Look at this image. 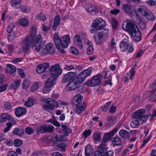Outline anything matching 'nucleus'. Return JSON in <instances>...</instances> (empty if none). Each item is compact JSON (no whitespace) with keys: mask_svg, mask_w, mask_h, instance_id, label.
<instances>
[{"mask_svg":"<svg viewBox=\"0 0 156 156\" xmlns=\"http://www.w3.org/2000/svg\"><path fill=\"white\" fill-rule=\"evenodd\" d=\"M145 110L141 109L135 112L132 114V117L136 119L132 121L130 123V125L132 128L137 127L140 124V121L141 122V124H143L147 121L148 115H145Z\"/></svg>","mask_w":156,"mask_h":156,"instance_id":"nucleus-1","label":"nucleus"},{"mask_svg":"<svg viewBox=\"0 0 156 156\" xmlns=\"http://www.w3.org/2000/svg\"><path fill=\"white\" fill-rule=\"evenodd\" d=\"M35 44V39L28 36H27L21 43V44L23 51L27 53L30 51V49Z\"/></svg>","mask_w":156,"mask_h":156,"instance_id":"nucleus-2","label":"nucleus"},{"mask_svg":"<svg viewBox=\"0 0 156 156\" xmlns=\"http://www.w3.org/2000/svg\"><path fill=\"white\" fill-rule=\"evenodd\" d=\"M108 29H104L102 31L99 32L98 33L97 37L95 34L94 35V37L96 44L97 45L101 44L102 43V39L105 40L108 37Z\"/></svg>","mask_w":156,"mask_h":156,"instance_id":"nucleus-3","label":"nucleus"},{"mask_svg":"<svg viewBox=\"0 0 156 156\" xmlns=\"http://www.w3.org/2000/svg\"><path fill=\"white\" fill-rule=\"evenodd\" d=\"M122 27L123 30L127 31L130 34H132L134 30H138L137 26L131 21H126L122 24Z\"/></svg>","mask_w":156,"mask_h":156,"instance_id":"nucleus-4","label":"nucleus"},{"mask_svg":"<svg viewBox=\"0 0 156 156\" xmlns=\"http://www.w3.org/2000/svg\"><path fill=\"white\" fill-rule=\"evenodd\" d=\"M102 75L98 74L94 76L91 80H89L85 83V85L90 87L99 85L101 83V79Z\"/></svg>","mask_w":156,"mask_h":156,"instance_id":"nucleus-5","label":"nucleus"},{"mask_svg":"<svg viewBox=\"0 0 156 156\" xmlns=\"http://www.w3.org/2000/svg\"><path fill=\"white\" fill-rule=\"evenodd\" d=\"M106 25L105 21L101 17L95 19L93 22L91 27L96 28L98 30H101Z\"/></svg>","mask_w":156,"mask_h":156,"instance_id":"nucleus-6","label":"nucleus"},{"mask_svg":"<svg viewBox=\"0 0 156 156\" xmlns=\"http://www.w3.org/2000/svg\"><path fill=\"white\" fill-rule=\"evenodd\" d=\"M82 82L77 76L73 80L69 82L67 85L66 87V89L69 91L74 90L76 88L78 87L79 86Z\"/></svg>","mask_w":156,"mask_h":156,"instance_id":"nucleus-7","label":"nucleus"},{"mask_svg":"<svg viewBox=\"0 0 156 156\" xmlns=\"http://www.w3.org/2000/svg\"><path fill=\"white\" fill-rule=\"evenodd\" d=\"M44 101L48 104L47 105H44L43 107V108L45 110H52L55 107L58 106V103L52 98L44 99Z\"/></svg>","mask_w":156,"mask_h":156,"instance_id":"nucleus-8","label":"nucleus"},{"mask_svg":"<svg viewBox=\"0 0 156 156\" xmlns=\"http://www.w3.org/2000/svg\"><path fill=\"white\" fill-rule=\"evenodd\" d=\"M51 76L57 78L62 73V69L58 64H55L51 66L50 69Z\"/></svg>","mask_w":156,"mask_h":156,"instance_id":"nucleus-9","label":"nucleus"},{"mask_svg":"<svg viewBox=\"0 0 156 156\" xmlns=\"http://www.w3.org/2000/svg\"><path fill=\"white\" fill-rule=\"evenodd\" d=\"M92 68L91 67H89L87 69L84 70L81 72L77 76L82 82H83L85 79L90 76L91 74Z\"/></svg>","mask_w":156,"mask_h":156,"instance_id":"nucleus-10","label":"nucleus"},{"mask_svg":"<svg viewBox=\"0 0 156 156\" xmlns=\"http://www.w3.org/2000/svg\"><path fill=\"white\" fill-rule=\"evenodd\" d=\"M54 130L53 126L44 125L37 129V133H44L47 132L52 133Z\"/></svg>","mask_w":156,"mask_h":156,"instance_id":"nucleus-11","label":"nucleus"},{"mask_svg":"<svg viewBox=\"0 0 156 156\" xmlns=\"http://www.w3.org/2000/svg\"><path fill=\"white\" fill-rule=\"evenodd\" d=\"M135 11L137 15L139 14H141L143 16H145L148 13L147 7L144 5L137 6L135 7Z\"/></svg>","mask_w":156,"mask_h":156,"instance_id":"nucleus-12","label":"nucleus"},{"mask_svg":"<svg viewBox=\"0 0 156 156\" xmlns=\"http://www.w3.org/2000/svg\"><path fill=\"white\" fill-rule=\"evenodd\" d=\"M49 67L48 62H44L39 65L37 67L36 71L38 73H41L45 72L46 69Z\"/></svg>","mask_w":156,"mask_h":156,"instance_id":"nucleus-13","label":"nucleus"},{"mask_svg":"<svg viewBox=\"0 0 156 156\" xmlns=\"http://www.w3.org/2000/svg\"><path fill=\"white\" fill-rule=\"evenodd\" d=\"M83 99V97L81 94H78L76 95L72 100V104L75 106L83 104L82 101Z\"/></svg>","mask_w":156,"mask_h":156,"instance_id":"nucleus-14","label":"nucleus"},{"mask_svg":"<svg viewBox=\"0 0 156 156\" xmlns=\"http://www.w3.org/2000/svg\"><path fill=\"white\" fill-rule=\"evenodd\" d=\"M61 46L63 48H67L70 42V38L68 35H64L61 37Z\"/></svg>","mask_w":156,"mask_h":156,"instance_id":"nucleus-15","label":"nucleus"},{"mask_svg":"<svg viewBox=\"0 0 156 156\" xmlns=\"http://www.w3.org/2000/svg\"><path fill=\"white\" fill-rule=\"evenodd\" d=\"M117 131V128H115L112 129L110 132L105 133L103 138V140L108 142L110 140Z\"/></svg>","mask_w":156,"mask_h":156,"instance_id":"nucleus-16","label":"nucleus"},{"mask_svg":"<svg viewBox=\"0 0 156 156\" xmlns=\"http://www.w3.org/2000/svg\"><path fill=\"white\" fill-rule=\"evenodd\" d=\"M75 73L72 72H69L64 75L62 80V83H63L68 82L69 80L73 78L75 76Z\"/></svg>","mask_w":156,"mask_h":156,"instance_id":"nucleus-17","label":"nucleus"},{"mask_svg":"<svg viewBox=\"0 0 156 156\" xmlns=\"http://www.w3.org/2000/svg\"><path fill=\"white\" fill-rule=\"evenodd\" d=\"M62 129L59 131V133H61L63 135L67 136L72 132V130L66 125L61 124Z\"/></svg>","mask_w":156,"mask_h":156,"instance_id":"nucleus-18","label":"nucleus"},{"mask_svg":"<svg viewBox=\"0 0 156 156\" xmlns=\"http://www.w3.org/2000/svg\"><path fill=\"white\" fill-rule=\"evenodd\" d=\"M46 49L47 52L43 53L42 55L53 54L55 53V48L54 44L52 43H48L46 45Z\"/></svg>","mask_w":156,"mask_h":156,"instance_id":"nucleus-19","label":"nucleus"},{"mask_svg":"<svg viewBox=\"0 0 156 156\" xmlns=\"http://www.w3.org/2000/svg\"><path fill=\"white\" fill-rule=\"evenodd\" d=\"M130 35L133 36V40L136 41L138 42L142 39L141 33L138 28V30L136 29L134 30V31L133 32V34H130Z\"/></svg>","mask_w":156,"mask_h":156,"instance_id":"nucleus-20","label":"nucleus"},{"mask_svg":"<svg viewBox=\"0 0 156 156\" xmlns=\"http://www.w3.org/2000/svg\"><path fill=\"white\" fill-rule=\"evenodd\" d=\"M73 40L75 45L80 49H82L83 48V43L80 37L78 35H76L74 37Z\"/></svg>","mask_w":156,"mask_h":156,"instance_id":"nucleus-21","label":"nucleus"},{"mask_svg":"<svg viewBox=\"0 0 156 156\" xmlns=\"http://www.w3.org/2000/svg\"><path fill=\"white\" fill-rule=\"evenodd\" d=\"M27 112V110L25 108L19 107L16 108L15 111V113L16 116L20 117L24 114Z\"/></svg>","mask_w":156,"mask_h":156,"instance_id":"nucleus-22","label":"nucleus"},{"mask_svg":"<svg viewBox=\"0 0 156 156\" xmlns=\"http://www.w3.org/2000/svg\"><path fill=\"white\" fill-rule=\"evenodd\" d=\"M122 9L127 14H130L132 12V6L128 4H123L122 7Z\"/></svg>","mask_w":156,"mask_h":156,"instance_id":"nucleus-23","label":"nucleus"},{"mask_svg":"<svg viewBox=\"0 0 156 156\" xmlns=\"http://www.w3.org/2000/svg\"><path fill=\"white\" fill-rule=\"evenodd\" d=\"M86 105L84 102H83V104L75 106L76 107L75 112L79 114H82V112L85 109Z\"/></svg>","mask_w":156,"mask_h":156,"instance_id":"nucleus-24","label":"nucleus"},{"mask_svg":"<svg viewBox=\"0 0 156 156\" xmlns=\"http://www.w3.org/2000/svg\"><path fill=\"white\" fill-rule=\"evenodd\" d=\"M60 22L61 18L60 16L59 15L56 16L54 18L53 25L52 27L53 30L54 31H55L57 30Z\"/></svg>","mask_w":156,"mask_h":156,"instance_id":"nucleus-25","label":"nucleus"},{"mask_svg":"<svg viewBox=\"0 0 156 156\" xmlns=\"http://www.w3.org/2000/svg\"><path fill=\"white\" fill-rule=\"evenodd\" d=\"M86 10L89 13L94 12L95 14H97L98 13V9L95 7H93L91 5H87L86 6Z\"/></svg>","mask_w":156,"mask_h":156,"instance_id":"nucleus-26","label":"nucleus"},{"mask_svg":"<svg viewBox=\"0 0 156 156\" xmlns=\"http://www.w3.org/2000/svg\"><path fill=\"white\" fill-rule=\"evenodd\" d=\"M56 78L51 76L48 78L45 83V85L47 87H51L53 86L55 83Z\"/></svg>","mask_w":156,"mask_h":156,"instance_id":"nucleus-27","label":"nucleus"},{"mask_svg":"<svg viewBox=\"0 0 156 156\" xmlns=\"http://www.w3.org/2000/svg\"><path fill=\"white\" fill-rule=\"evenodd\" d=\"M6 73H12L15 72L16 71V68L15 66L11 64H7L6 65Z\"/></svg>","mask_w":156,"mask_h":156,"instance_id":"nucleus-28","label":"nucleus"},{"mask_svg":"<svg viewBox=\"0 0 156 156\" xmlns=\"http://www.w3.org/2000/svg\"><path fill=\"white\" fill-rule=\"evenodd\" d=\"M12 133L14 135L22 136L24 134V130L22 128H16L13 130Z\"/></svg>","mask_w":156,"mask_h":156,"instance_id":"nucleus-29","label":"nucleus"},{"mask_svg":"<svg viewBox=\"0 0 156 156\" xmlns=\"http://www.w3.org/2000/svg\"><path fill=\"white\" fill-rule=\"evenodd\" d=\"M129 46L128 43L126 41L123 40L120 43V47L122 51H125L127 50Z\"/></svg>","mask_w":156,"mask_h":156,"instance_id":"nucleus-30","label":"nucleus"},{"mask_svg":"<svg viewBox=\"0 0 156 156\" xmlns=\"http://www.w3.org/2000/svg\"><path fill=\"white\" fill-rule=\"evenodd\" d=\"M119 136L123 138H129V133L128 131L125 129H121L119 132Z\"/></svg>","mask_w":156,"mask_h":156,"instance_id":"nucleus-31","label":"nucleus"},{"mask_svg":"<svg viewBox=\"0 0 156 156\" xmlns=\"http://www.w3.org/2000/svg\"><path fill=\"white\" fill-rule=\"evenodd\" d=\"M92 147L90 145H87L85 147V154L86 156H90L93 153Z\"/></svg>","mask_w":156,"mask_h":156,"instance_id":"nucleus-32","label":"nucleus"},{"mask_svg":"<svg viewBox=\"0 0 156 156\" xmlns=\"http://www.w3.org/2000/svg\"><path fill=\"white\" fill-rule=\"evenodd\" d=\"M53 39L56 46L60 45V44H61V38H60L58 34L56 33L54 34L53 36Z\"/></svg>","mask_w":156,"mask_h":156,"instance_id":"nucleus-33","label":"nucleus"},{"mask_svg":"<svg viewBox=\"0 0 156 156\" xmlns=\"http://www.w3.org/2000/svg\"><path fill=\"white\" fill-rule=\"evenodd\" d=\"M107 149L106 148L100 149L99 151L95 152L93 156H105Z\"/></svg>","mask_w":156,"mask_h":156,"instance_id":"nucleus-34","label":"nucleus"},{"mask_svg":"<svg viewBox=\"0 0 156 156\" xmlns=\"http://www.w3.org/2000/svg\"><path fill=\"white\" fill-rule=\"evenodd\" d=\"M21 83L20 80H14L12 83V87L14 90H16L19 87Z\"/></svg>","mask_w":156,"mask_h":156,"instance_id":"nucleus-35","label":"nucleus"},{"mask_svg":"<svg viewBox=\"0 0 156 156\" xmlns=\"http://www.w3.org/2000/svg\"><path fill=\"white\" fill-rule=\"evenodd\" d=\"M13 121L12 122H7L6 124V127L3 130V132L4 133H6L8 132L10 129V128L12 126V124L15 125L16 123V122L15 120H12Z\"/></svg>","mask_w":156,"mask_h":156,"instance_id":"nucleus-36","label":"nucleus"},{"mask_svg":"<svg viewBox=\"0 0 156 156\" xmlns=\"http://www.w3.org/2000/svg\"><path fill=\"white\" fill-rule=\"evenodd\" d=\"M110 21L113 29L114 30H116L118 26V22L116 19L112 18L110 20Z\"/></svg>","mask_w":156,"mask_h":156,"instance_id":"nucleus-37","label":"nucleus"},{"mask_svg":"<svg viewBox=\"0 0 156 156\" xmlns=\"http://www.w3.org/2000/svg\"><path fill=\"white\" fill-rule=\"evenodd\" d=\"M112 142L114 146H119L121 145L122 140L119 137H115L113 138Z\"/></svg>","mask_w":156,"mask_h":156,"instance_id":"nucleus-38","label":"nucleus"},{"mask_svg":"<svg viewBox=\"0 0 156 156\" xmlns=\"http://www.w3.org/2000/svg\"><path fill=\"white\" fill-rule=\"evenodd\" d=\"M34 103V101L33 98L30 97L28 98V101H26L24 103V105L27 107H30L32 106Z\"/></svg>","mask_w":156,"mask_h":156,"instance_id":"nucleus-39","label":"nucleus"},{"mask_svg":"<svg viewBox=\"0 0 156 156\" xmlns=\"http://www.w3.org/2000/svg\"><path fill=\"white\" fill-rule=\"evenodd\" d=\"M156 92V87L153 90L151 91V95L149 97V100L151 102H153L156 100V96L154 93Z\"/></svg>","mask_w":156,"mask_h":156,"instance_id":"nucleus-40","label":"nucleus"},{"mask_svg":"<svg viewBox=\"0 0 156 156\" xmlns=\"http://www.w3.org/2000/svg\"><path fill=\"white\" fill-rule=\"evenodd\" d=\"M20 24L23 26L26 27L29 25V22L27 18H23L20 20Z\"/></svg>","mask_w":156,"mask_h":156,"instance_id":"nucleus-41","label":"nucleus"},{"mask_svg":"<svg viewBox=\"0 0 156 156\" xmlns=\"http://www.w3.org/2000/svg\"><path fill=\"white\" fill-rule=\"evenodd\" d=\"M36 27L32 26L31 28V31L30 35L28 36L35 39V36L36 35V32L37 31Z\"/></svg>","mask_w":156,"mask_h":156,"instance_id":"nucleus-42","label":"nucleus"},{"mask_svg":"<svg viewBox=\"0 0 156 156\" xmlns=\"http://www.w3.org/2000/svg\"><path fill=\"white\" fill-rule=\"evenodd\" d=\"M112 104L111 101H109L105 103L101 108V110L103 112H106L108 109L109 107Z\"/></svg>","mask_w":156,"mask_h":156,"instance_id":"nucleus-43","label":"nucleus"},{"mask_svg":"<svg viewBox=\"0 0 156 156\" xmlns=\"http://www.w3.org/2000/svg\"><path fill=\"white\" fill-rule=\"evenodd\" d=\"M29 81L27 79H25L22 83L23 88L24 89H27L30 87Z\"/></svg>","mask_w":156,"mask_h":156,"instance_id":"nucleus-44","label":"nucleus"},{"mask_svg":"<svg viewBox=\"0 0 156 156\" xmlns=\"http://www.w3.org/2000/svg\"><path fill=\"white\" fill-rule=\"evenodd\" d=\"M58 148L59 150H61L62 151H65L66 150V144L63 143H61L57 145Z\"/></svg>","mask_w":156,"mask_h":156,"instance_id":"nucleus-45","label":"nucleus"},{"mask_svg":"<svg viewBox=\"0 0 156 156\" xmlns=\"http://www.w3.org/2000/svg\"><path fill=\"white\" fill-rule=\"evenodd\" d=\"M12 105L10 102H6L4 105V107L6 110H10L12 109Z\"/></svg>","mask_w":156,"mask_h":156,"instance_id":"nucleus-46","label":"nucleus"},{"mask_svg":"<svg viewBox=\"0 0 156 156\" xmlns=\"http://www.w3.org/2000/svg\"><path fill=\"white\" fill-rule=\"evenodd\" d=\"M69 51L74 55H77L79 53V51L74 47H71L69 49Z\"/></svg>","mask_w":156,"mask_h":156,"instance_id":"nucleus-47","label":"nucleus"},{"mask_svg":"<svg viewBox=\"0 0 156 156\" xmlns=\"http://www.w3.org/2000/svg\"><path fill=\"white\" fill-rule=\"evenodd\" d=\"M93 136L95 140L98 141L101 140V136L100 134L99 133L96 132L93 134Z\"/></svg>","mask_w":156,"mask_h":156,"instance_id":"nucleus-48","label":"nucleus"},{"mask_svg":"<svg viewBox=\"0 0 156 156\" xmlns=\"http://www.w3.org/2000/svg\"><path fill=\"white\" fill-rule=\"evenodd\" d=\"M15 26L13 23H11L9 25L7 29V31L9 33H11L13 31V28Z\"/></svg>","mask_w":156,"mask_h":156,"instance_id":"nucleus-49","label":"nucleus"},{"mask_svg":"<svg viewBox=\"0 0 156 156\" xmlns=\"http://www.w3.org/2000/svg\"><path fill=\"white\" fill-rule=\"evenodd\" d=\"M25 130L26 133L29 135H31L34 132L33 129L29 127H26Z\"/></svg>","mask_w":156,"mask_h":156,"instance_id":"nucleus-50","label":"nucleus"},{"mask_svg":"<svg viewBox=\"0 0 156 156\" xmlns=\"http://www.w3.org/2000/svg\"><path fill=\"white\" fill-rule=\"evenodd\" d=\"M32 48H34V50L37 52L39 51L41 48V44L36 43Z\"/></svg>","mask_w":156,"mask_h":156,"instance_id":"nucleus-51","label":"nucleus"},{"mask_svg":"<svg viewBox=\"0 0 156 156\" xmlns=\"http://www.w3.org/2000/svg\"><path fill=\"white\" fill-rule=\"evenodd\" d=\"M21 2L18 0H12L11 2V5L12 7H16L17 5L20 4Z\"/></svg>","mask_w":156,"mask_h":156,"instance_id":"nucleus-52","label":"nucleus"},{"mask_svg":"<svg viewBox=\"0 0 156 156\" xmlns=\"http://www.w3.org/2000/svg\"><path fill=\"white\" fill-rule=\"evenodd\" d=\"M22 141L19 139L15 140L14 142V144L15 146L16 147H19L21 146L22 144Z\"/></svg>","mask_w":156,"mask_h":156,"instance_id":"nucleus-53","label":"nucleus"},{"mask_svg":"<svg viewBox=\"0 0 156 156\" xmlns=\"http://www.w3.org/2000/svg\"><path fill=\"white\" fill-rule=\"evenodd\" d=\"M39 86L37 82L35 83L31 87V91L32 92L37 90L39 88Z\"/></svg>","mask_w":156,"mask_h":156,"instance_id":"nucleus-54","label":"nucleus"},{"mask_svg":"<svg viewBox=\"0 0 156 156\" xmlns=\"http://www.w3.org/2000/svg\"><path fill=\"white\" fill-rule=\"evenodd\" d=\"M145 16H146L148 20H150L152 21L154 20L155 19V16L152 13H150L148 14V13H147V15H146Z\"/></svg>","mask_w":156,"mask_h":156,"instance_id":"nucleus-55","label":"nucleus"},{"mask_svg":"<svg viewBox=\"0 0 156 156\" xmlns=\"http://www.w3.org/2000/svg\"><path fill=\"white\" fill-rule=\"evenodd\" d=\"M91 133V130L90 129L85 130L83 134L84 135L85 138H87L88 136L90 135Z\"/></svg>","mask_w":156,"mask_h":156,"instance_id":"nucleus-56","label":"nucleus"},{"mask_svg":"<svg viewBox=\"0 0 156 156\" xmlns=\"http://www.w3.org/2000/svg\"><path fill=\"white\" fill-rule=\"evenodd\" d=\"M42 41V39L41 36L40 34H38L35 40V43H39L41 44Z\"/></svg>","mask_w":156,"mask_h":156,"instance_id":"nucleus-57","label":"nucleus"},{"mask_svg":"<svg viewBox=\"0 0 156 156\" xmlns=\"http://www.w3.org/2000/svg\"><path fill=\"white\" fill-rule=\"evenodd\" d=\"M106 119L107 122H110L113 123H115L116 121L115 118L111 116H108Z\"/></svg>","mask_w":156,"mask_h":156,"instance_id":"nucleus-58","label":"nucleus"},{"mask_svg":"<svg viewBox=\"0 0 156 156\" xmlns=\"http://www.w3.org/2000/svg\"><path fill=\"white\" fill-rule=\"evenodd\" d=\"M93 48L92 46L90 45L87 48V54L91 55L93 53Z\"/></svg>","mask_w":156,"mask_h":156,"instance_id":"nucleus-59","label":"nucleus"},{"mask_svg":"<svg viewBox=\"0 0 156 156\" xmlns=\"http://www.w3.org/2000/svg\"><path fill=\"white\" fill-rule=\"evenodd\" d=\"M75 67L74 66L72 65H68L66 64L65 65V67H64V69H66L68 71L73 69Z\"/></svg>","mask_w":156,"mask_h":156,"instance_id":"nucleus-60","label":"nucleus"},{"mask_svg":"<svg viewBox=\"0 0 156 156\" xmlns=\"http://www.w3.org/2000/svg\"><path fill=\"white\" fill-rule=\"evenodd\" d=\"M7 156H18V154L13 151H9L7 154Z\"/></svg>","mask_w":156,"mask_h":156,"instance_id":"nucleus-61","label":"nucleus"},{"mask_svg":"<svg viewBox=\"0 0 156 156\" xmlns=\"http://www.w3.org/2000/svg\"><path fill=\"white\" fill-rule=\"evenodd\" d=\"M102 142L100 145L99 146V148H101V149H103L105 148H107L106 147H105L107 145V143L108 142L104 140H103Z\"/></svg>","mask_w":156,"mask_h":156,"instance_id":"nucleus-62","label":"nucleus"},{"mask_svg":"<svg viewBox=\"0 0 156 156\" xmlns=\"http://www.w3.org/2000/svg\"><path fill=\"white\" fill-rule=\"evenodd\" d=\"M135 68H134V67H133L130 70V78L131 80L133 79V77L134 76L135 73Z\"/></svg>","mask_w":156,"mask_h":156,"instance_id":"nucleus-63","label":"nucleus"},{"mask_svg":"<svg viewBox=\"0 0 156 156\" xmlns=\"http://www.w3.org/2000/svg\"><path fill=\"white\" fill-rule=\"evenodd\" d=\"M106 148L107 149L106 150V152H105V156H113L114 152L111 150L107 151L108 150V148Z\"/></svg>","mask_w":156,"mask_h":156,"instance_id":"nucleus-64","label":"nucleus"}]
</instances>
